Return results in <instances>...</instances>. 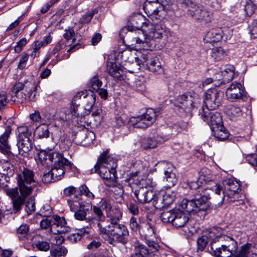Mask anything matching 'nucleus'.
Listing matches in <instances>:
<instances>
[{
	"mask_svg": "<svg viewBox=\"0 0 257 257\" xmlns=\"http://www.w3.org/2000/svg\"><path fill=\"white\" fill-rule=\"evenodd\" d=\"M217 229L213 228L203 232L197 241V251H202L209 241L211 254L215 257H233L237 253L238 244L232 237L218 235Z\"/></svg>",
	"mask_w": 257,
	"mask_h": 257,
	"instance_id": "nucleus-1",
	"label": "nucleus"
},
{
	"mask_svg": "<svg viewBox=\"0 0 257 257\" xmlns=\"http://www.w3.org/2000/svg\"><path fill=\"white\" fill-rule=\"evenodd\" d=\"M16 179L17 186L4 189V191L11 198L14 210L18 212L21 209L26 198L32 194L36 181L34 172L27 168L17 174Z\"/></svg>",
	"mask_w": 257,
	"mask_h": 257,
	"instance_id": "nucleus-2",
	"label": "nucleus"
},
{
	"mask_svg": "<svg viewBox=\"0 0 257 257\" xmlns=\"http://www.w3.org/2000/svg\"><path fill=\"white\" fill-rule=\"evenodd\" d=\"M223 184L224 190L222 191V195H220V192L222 188L220 184L216 183L210 188H208L211 190L210 193L212 200L210 203L215 207L220 206L224 200L234 202L241 198L240 185L237 181L231 179H227L223 181Z\"/></svg>",
	"mask_w": 257,
	"mask_h": 257,
	"instance_id": "nucleus-3",
	"label": "nucleus"
},
{
	"mask_svg": "<svg viewBox=\"0 0 257 257\" xmlns=\"http://www.w3.org/2000/svg\"><path fill=\"white\" fill-rule=\"evenodd\" d=\"M39 159L42 165L45 167L53 165L51 171L56 181L61 180L67 170L74 167L73 164L64 158L61 154L55 152L42 151L39 154Z\"/></svg>",
	"mask_w": 257,
	"mask_h": 257,
	"instance_id": "nucleus-4",
	"label": "nucleus"
},
{
	"mask_svg": "<svg viewBox=\"0 0 257 257\" xmlns=\"http://www.w3.org/2000/svg\"><path fill=\"white\" fill-rule=\"evenodd\" d=\"M116 160L108 152H104L98 158L94 168L90 170V174L97 173L106 181L107 186H113L116 183Z\"/></svg>",
	"mask_w": 257,
	"mask_h": 257,
	"instance_id": "nucleus-5",
	"label": "nucleus"
},
{
	"mask_svg": "<svg viewBox=\"0 0 257 257\" xmlns=\"http://www.w3.org/2000/svg\"><path fill=\"white\" fill-rule=\"evenodd\" d=\"M211 191V190L208 188L202 190L201 192L199 190L194 193L191 199H183L180 205L188 213H196L204 210L206 209V203L208 200H212Z\"/></svg>",
	"mask_w": 257,
	"mask_h": 257,
	"instance_id": "nucleus-6",
	"label": "nucleus"
},
{
	"mask_svg": "<svg viewBox=\"0 0 257 257\" xmlns=\"http://www.w3.org/2000/svg\"><path fill=\"white\" fill-rule=\"evenodd\" d=\"M38 86L32 82L26 81L24 83L17 82L14 83L11 88L13 93L12 99L16 97V99H13L14 102L23 103L27 100L34 101L36 97L35 91Z\"/></svg>",
	"mask_w": 257,
	"mask_h": 257,
	"instance_id": "nucleus-7",
	"label": "nucleus"
},
{
	"mask_svg": "<svg viewBox=\"0 0 257 257\" xmlns=\"http://www.w3.org/2000/svg\"><path fill=\"white\" fill-rule=\"evenodd\" d=\"M139 185L142 186L134 192V195L138 202L144 204L152 201L155 196V192L149 187L152 188L155 186V182L152 179L147 178L142 179L139 182Z\"/></svg>",
	"mask_w": 257,
	"mask_h": 257,
	"instance_id": "nucleus-8",
	"label": "nucleus"
},
{
	"mask_svg": "<svg viewBox=\"0 0 257 257\" xmlns=\"http://www.w3.org/2000/svg\"><path fill=\"white\" fill-rule=\"evenodd\" d=\"M159 112L154 109H148L145 114L130 118L128 122L130 125L137 128H146L151 126L156 120Z\"/></svg>",
	"mask_w": 257,
	"mask_h": 257,
	"instance_id": "nucleus-9",
	"label": "nucleus"
},
{
	"mask_svg": "<svg viewBox=\"0 0 257 257\" xmlns=\"http://www.w3.org/2000/svg\"><path fill=\"white\" fill-rule=\"evenodd\" d=\"M18 142L17 143L19 153L24 155L32 148L33 137L31 132L27 126H21L18 127Z\"/></svg>",
	"mask_w": 257,
	"mask_h": 257,
	"instance_id": "nucleus-10",
	"label": "nucleus"
},
{
	"mask_svg": "<svg viewBox=\"0 0 257 257\" xmlns=\"http://www.w3.org/2000/svg\"><path fill=\"white\" fill-rule=\"evenodd\" d=\"M109 232V235H107V242L109 244L115 246L118 243L125 244L127 242L129 232L123 224L112 227Z\"/></svg>",
	"mask_w": 257,
	"mask_h": 257,
	"instance_id": "nucleus-11",
	"label": "nucleus"
},
{
	"mask_svg": "<svg viewBox=\"0 0 257 257\" xmlns=\"http://www.w3.org/2000/svg\"><path fill=\"white\" fill-rule=\"evenodd\" d=\"M164 7L158 0H146L143 9L147 15L152 19L160 20L164 16Z\"/></svg>",
	"mask_w": 257,
	"mask_h": 257,
	"instance_id": "nucleus-12",
	"label": "nucleus"
},
{
	"mask_svg": "<svg viewBox=\"0 0 257 257\" xmlns=\"http://www.w3.org/2000/svg\"><path fill=\"white\" fill-rule=\"evenodd\" d=\"M224 97V93L216 88L207 90L205 93L204 103L205 109L213 110L217 108L220 104Z\"/></svg>",
	"mask_w": 257,
	"mask_h": 257,
	"instance_id": "nucleus-13",
	"label": "nucleus"
},
{
	"mask_svg": "<svg viewBox=\"0 0 257 257\" xmlns=\"http://www.w3.org/2000/svg\"><path fill=\"white\" fill-rule=\"evenodd\" d=\"M210 109H205L203 106L199 110V115L202 119L210 126L211 130L222 124V118L218 112L210 111Z\"/></svg>",
	"mask_w": 257,
	"mask_h": 257,
	"instance_id": "nucleus-14",
	"label": "nucleus"
},
{
	"mask_svg": "<svg viewBox=\"0 0 257 257\" xmlns=\"http://www.w3.org/2000/svg\"><path fill=\"white\" fill-rule=\"evenodd\" d=\"M141 62L143 65H146L147 69L154 73H160L162 70L161 62L158 57L151 54H143L141 57Z\"/></svg>",
	"mask_w": 257,
	"mask_h": 257,
	"instance_id": "nucleus-15",
	"label": "nucleus"
},
{
	"mask_svg": "<svg viewBox=\"0 0 257 257\" xmlns=\"http://www.w3.org/2000/svg\"><path fill=\"white\" fill-rule=\"evenodd\" d=\"M194 20L201 23H207L212 20V14L203 6L199 5L195 9L187 13Z\"/></svg>",
	"mask_w": 257,
	"mask_h": 257,
	"instance_id": "nucleus-16",
	"label": "nucleus"
},
{
	"mask_svg": "<svg viewBox=\"0 0 257 257\" xmlns=\"http://www.w3.org/2000/svg\"><path fill=\"white\" fill-rule=\"evenodd\" d=\"M226 96L228 99L233 101L243 99L245 96V92L241 83L234 81L226 89Z\"/></svg>",
	"mask_w": 257,
	"mask_h": 257,
	"instance_id": "nucleus-17",
	"label": "nucleus"
},
{
	"mask_svg": "<svg viewBox=\"0 0 257 257\" xmlns=\"http://www.w3.org/2000/svg\"><path fill=\"white\" fill-rule=\"evenodd\" d=\"M145 28L147 34V36L150 41L161 38L166 31L165 27L162 24H153L150 22L147 23Z\"/></svg>",
	"mask_w": 257,
	"mask_h": 257,
	"instance_id": "nucleus-18",
	"label": "nucleus"
},
{
	"mask_svg": "<svg viewBox=\"0 0 257 257\" xmlns=\"http://www.w3.org/2000/svg\"><path fill=\"white\" fill-rule=\"evenodd\" d=\"M12 132L10 126H7L5 132L0 136V152L9 155L11 154V146L9 144V138Z\"/></svg>",
	"mask_w": 257,
	"mask_h": 257,
	"instance_id": "nucleus-19",
	"label": "nucleus"
},
{
	"mask_svg": "<svg viewBox=\"0 0 257 257\" xmlns=\"http://www.w3.org/2000/svg\"><path fill=\"white\" fill-rule=\"evenodd\" d=\"M223 31L221 28H212L205 35L203 38L204 42L212 44L218 42L223 38Z\"/></svg>",
	"mask_w": 257,
	"mask_h": 257,
	"instance_id": "nucleus-20",
	"label": "nucleus"
},
{
	"mask_svg": "<svg viewBox=\"0 0 257 257\" xmlns=\"http://www.w3.org/2000/svg\"><path fill=\"white\" fill-rule=\"evenodd\" d=\"M167 139L159 135L153 138H145L142 140L141 146L144 149H153L157 147L159 144L164 143Z\"/></svg>",
	"mask_w": 257,
	"mask_h": 257,
	"instance_id": "nucleus-21",
	"label": "nucleus"
},
{
	"mask_svg": "<svg viewBox=\"0 0 257 257\" xmlns=\"http://www.w3.org/2000/svg\"><path fill=\"white\" fill-rule=\"evenodd\" d=\"M190 215L179 209H175L173 225L176 227H182L188 222Z\"/></svg>",
	"mask_w": 257,
	"mask_h": 257,
	"instance_id": "nucleus-22",
	"label": "nucleus"
},
{
	"mask_svg": "<svg viewBox=\"0 0 257 257\" xmlns=\"http://www.w3.org/2000/svg\"><path fill=\"white\" fill-rule=\"evenodd\" d=\"M221 73L222 77L220 78V77L218 78L216 76L215 79L214 80L215 82L217 80L219 81H220V82L214 83V85L216 86H218L221 84L228 83L233 79L234 74V67L232 65H229L221 71Z\"/></svg>",
	"mask_w": 257,
	"mask_h": 257,
	"instance_id": "nucleus-23",
	"label": "nucleus"
},
{
	"mask_svg": "<svg viewBox=\"0 0 257 257\" xmlns=\"http://www.w3.org/2000/svg\"><path fill=\"white\" fill-rule=\"evenodd\" d=\"M167 168L164 170L165 177L164 181H166V185L168 187H171L175 185L177 182L176 175L174 172L175 168L171 164L165 163Z\"/></svg>",
	"mask_w": 257,
	"mask_h": 257,
	"instance_id": "nucleus-24",
	"label": "nucleus"
},
{
	"mask_svg": "<svg viewBox=\"0 0 257 257\" xmlns=\"http://www.w3.org/2000/svg\"><path fill=\"white\" fill-rule=\"evenodd\" d=\"M177 106L179 107L180 112H185L190 113L192 107V103L191 98H188L185 94L179 96L177 99Z\"/></svg>",
	"mask_w": 257,
	"mask_h": 257,
	"instance_id": "nucleus-25",
	"label": "nucleus"
},
{
	"mask_svg": "<svg viewBox=\"0 0 257 257\" xmlns=\"http://www.w3.org/2000/svg\"><path fill=\"white\" fill-rule=\"evenodd\" d=\"M106 70L110 75L116 79L118 80L123 79V71L116 63L107 62Z\"/></svg>",
	"mask_w": 257,
	"mask_h": 257,
	"instance_id": "nucleus-26",
	"label": "nucleus"
},
{
	"mask_svg": "<svg viewBox=\"0 0 257 257\" xmlns=\"http://www.w3.org/2000/svg\"><path fill=\"white\" fill-rule=\"evenodd\" d=\"M130 21L132 27L136 28L137 30L140 29L142 27L145 28L147 23L150 22L143 15L140 14L133 15L131 18Z\"/></svg>",
	"mask_w": 257,
	"mask_h": 257,
	"instance_id": "nucleus-27",
	"label": "nucleus"
},
{
	"mask_svg": "<svg viewBox=\"0 0 257 257\" xmlns=\"http://www.w3.org/2000/svg\"><path fill=\"white\" fill-rule=\"evenodd\" d=\"M70 110L73 115L77 117H80L81 119L90 113L89 110H87L84 106H81L79 104L74 101H72Z\"/></svg>",
	"mask_w": 257,
	"mask_h": 257,
	"instance_id": "nucleus-28",
	"label": "nucleus"
},
{
	"mask_svg": "<svg viewBox=\"0 0 257 257\" xmlns=\"http://www.w3.org/2000/svg\"><path fill=\"white\" fill-rule=\"evenodd\" d=\"M52 227L55 225L57 227H60V229L57 230L59 233H65L69 231L70 228L66 227V221L64 218L61 217L57 215H54L52 217Z\"/></svg>",
	"mask_w": 257,
	"mask_h": 257,
	"instance_id": "nucleus-29",
	"label": "nucleus"
},
{
	"mask_svg": "<svg viewBox=\"0 0 257 257\" xmlns=\"http://www.w3.org/2000/svg\"><path fill=\"white\" fill-rule=\"evenodd\" d=\"M139 233L142 236L145 238V240L153 239L155 237L154 227L149 222H145L142 224Z\"/></svg>",
	"mask_w": 257,
	"mask_h": 257,
	"instance_id": "nucleus-30",
	"label": "nucleus"
},
{
	"mask_svg": "<svg viewBox=\"0 0 257 257\" xmlns=\"http://www.w3.org/2000/svg\"><path fill=\"white\" fill-rule=\"evenodd\" d=\"M147 34L146 28L136 30L135 32V35L133 38V40L137 44L144 45L145 44H148L151 41L148 38Z\"/></svg>",
	"mask_w": 257,
	"mask_h": 257,
	"instance_id": "nucleus-31",
	"label": "nucleus"
},
{
	"mask_svg": "<svg viewBox=\"0 0 257 257\" xmlns=\"http://www.w3.org/2000/svg\"><path fill=\"white\" fill-rule=\"evenodd\" d=\"M100 207L105 211L107 216H111L116 210H119L113 205V201L107 199H102L100 202Z\"/></svg>",
	"mask_w": 257,
	"mask_h": 257,
	"instance_id": "nucleus-32",
	"label": "nucleus"
},
{
	"mask_svg": "<svg viewBox=\"0 0 257 257\" xmlns=\"http://www.w3.org/2000/svg\"><path fill=\"white\" fill-rule=\"evenodd\" d=\"M103 223V220H101L93 221L92 224V226L99 232V234L107 241V235H109L110 228H108L107 225L104 226Z\"/></svg>",
	"mask_w": 257,
	"mask_h": 257,
	"instance_id": "nucleus-33",
	"label": "nucleus"
},
{
	"mask_svg": "<svg viewBox=\"0 0 257 257\" xmlns=\"http://www.w3.org/2000/svg\"><path fill=\"white\" fill-rule=\"evenodd\" d=\"M212 130V135L219 140H224L229 137V133L223 124L214 127Z\"/></svg>",
	"mask_w": 257,
	"mask_h": 257,
	"instance_id": "nucleus-34",
	"label": "nucleus"
},
{
	"mask_svg": "<svg viewBox=\"0 0 257 257\" xmlns=\"http://www.w3.org/2000/svg\"><path fill=\"white\" fill-rule=\"evenodd\" d=\"M95 97L96 95L92 91L90 90H87L83 101L85 104L84 107L87 110H89L90 112L91 109L95 103L96 100Z\"/></svg>",
	"mask_w": 257,
	"mask_h": 257,
	"instance_id": "nucleus-35",
	"label": "nucleus"
},
{
	"mask_svg": "<svg viewBox=\"0 0 257 257\" xmlns=\"http://www.w3.org/2000/svg\"><path fill=\"white\" fill-rule=\"evenodd\" d=\"M134 167L137 168V170L135 172L130 174V177L125 180V182H129L131 180V178L137 176L139 174H144L148 171V168L141 162H137L134 164Z\"/></svg>",
	"mask_w": 257,
	"mask_h": 257,
	"instance_id": "nucleus-36",
	"label": "nucleus"
},
{
	"mask_svg": "<svg viewBox=\"0 0 257 257\" xmlns=\"http://www.w3.org/2000/svg\"><path fill=\"white\" fill-rule=\"evenodd\" d=\"M135 252L132 257H149L148 248L144 244H138L135 246Z\"/></svg>",
	"mask_w": 257,
	"mask_h": 257,
	"instance_id": "nucleus-37",
	"label": "nucleus"
},
{
	"mask_svg": "<svg viewBox=\"0 0 257 257\" xmlns=\"http://www.w3.org/2000/svg\"><path fill=\"white\" fill-rule=\"evenodd\" d=\"M48 125L42 123L39 125L35 131V134L39 138H46L49 136Z\"/></svg>",
	"mask_w": 257,
	"mask_h": 257,
	"instance_id": "nucleus-38",
	"label": "nucleus"
},
{
	"mask_svg": "<svg viewBox=\"0 0 257 257\" xmlns=\"http://www.w3.org/2000/svg\"><path fill=\"white\" fill-rule=\"evenodd\" d=\"M250 249V244H243L241 246L238 253H236L233 257H254Z\"/></svg>",
	"mask_w": 257,
	"mask_h": 257,
	"instance_id": "nucleus-39",
	"label": "nucleus"
},
{
	"mask_svg": "<svg viewBox=\"0 0 257 257\" xmlns=\"http://www.w3.org/2000/svg\"><path fill=\"white\" fill-rule=\"evenodd\" d=\"M122 213L119 210H116V211L113 213V215L111 216H107L109 217V224L107 225L108 228H112V227L116 226V225H120L118 223L120 219L121 218Z\"/></svg>",
	"mask_w": 257,
	"mask_h": 257,
	"instance_id": "nucleus-40",
	"label": "nucleus"
},
{
	"mask_svg": "<svg viewBox=\"0 0 257 257\" xmlns=\"http://www.w3.org/2000/svg\"><path fill=\"white\" fill-rule=\"evenodd\" d=\"M227 113L231 119H236L240 117L243 112L241 109L237 106L231 105L227 108Z\"/></svg>",
	"mask_w": 257,
	"mask_h": 257,
	"instance_id": "nucleus-41",
	"label": "nucleus"
},
{
	"mask_svg": "<svg viewBox=\"0 0 257 257\" xmlns=\"http://www.w3.org/2000/svg\"><path fill=\"white\" fill-rule=\"evenodd\" d=\"M178 1L181 4L183 8L187 9V14L199 5L198 4V0H178Z\"/></svg>",
	"mask_w": 257,
	"mask_h": 257,
	"instance_id": "nucleus-42",
	"label": "nucleus"
},
{
	"mask_svg": "<svg viewBox=\"0 0 257 257\" xmlns=\"http://www.w3.org/2000/svg\"><path fill=\"white\" fill-rule=\"evenodd\" d=\"M89 211V208H87L86 206L85 205L77 211L74 212V218L79 221H86L88 220L86 217L87 213Z\"/></svg>",
	"mask_w": 257,
	"mask_h": 257,
	"instance_id": "nucleus-43",
	"label": "nucleus"
},
{
	"mask_svg": "<svg viewBox=\"0 0 257 257\" xmlns=\"http://www.w3.org/2000/svg\"><path fill=\"white\" fill-rule=\"evenodd\" d=\"M144 223V222L141 221L140 218L132 216L130 220V227L134 231H139L142 228V224Z\"/></svg>",
	"mask_w": 257,
	"mask_h": 257,
	"instance_id": "nucleus-44",
	"label": "nucleus"
},
{
	"mask_svg": "<svg viewBox=\"0 0 257 257\" xmlns=\"http://www.w3.org/2000/svg\"><path fill=\"white\" fill-rule=\"evenodd\" d=\"M226 55L225 51L220 47L212 49L211 56L216 61H219L223 59Z\"/></svg>",
	"mask_w": 257,
	"mask_h": 257,
	"instance_id": "nucleus-45",
	"label": "nucleus"
},
{
	"mask_svg": "<svg viewBox=\"0 0 257 257\" xmlns=\"http://www.w3.org/2000/svg\"><path fill=\"white\" fill-rule=\"evenodd\" d=\"M175 209L168 211H164L161 213L160 218L164 223H171L173 224V218Z\"/></svg>",
	"mask_w": 257,
	"mask_h": 257,
	"instance_id": "nucleus-46",
	"label": "nucleus"
},
{
	"mask_svg": "<svg viewBox=\"0 0 257 257\" xmlns=\"http://www.w3.org/2000/svg\"><path fill=\"white\" fill-rule=\"evenodd\" d=\"M204 183H205V180L204 179V176H200V177L197 179V180L196 181H191L189 183H188V186L189 187V188H190L191 189H194V190H196V189H199V190L200 191V192H201V191L203 190H204V189H205V188L204 189H202V188H199V187L200 186H202V184H203ZM207 188H206V189ZM197 191H196V192H197Z\"/></svg>",
	"mask_w": 257,
	"mask_h": 257,
	"instance_id": "nucleus-47",
	"label": "nucleus"
},
{
	"mask_svg": "<svg viewBox=\"0 0 257 257\" xmlns=\"http://www.w3.org/2000/svg\"><path fill=\"white\" fill-rule=\"evenodd\" d=\"M153 200V204L157 208L161 209L166 206L165 204L164 198H163L161 193H159L157 196H156V193H155V196Z\"/></svg>",
	"mask_w": 257,
	"mask_h": 257,
	"instance_id": "nucleus-48",
	"label": "nucleus"
},
{
	"mask_svg": "<svg viewBox=\"0 0 257 257\" xmlns=\"http://www.w3.org/2000/svg\"><path fill=\"white\" fill-rule=\"evenodd\" d=\"M67 253V249L64 246L58 247L50 251L51 255L53 257H62L65 256Z\"/></svg>",
	"mask_w": 257,
	"mask_h": 257,
	"instance_id": "nucleus-49",
	"label": "nucleus"
},
{
	"mask_svg": "<svg viewBox=\"0 0 257 257\" xmlns=\"http://www.w3.org/2000/svg\"><path fill=\"white\" fill-rule=\"evenodd\" d=\"M102 84V81L98 79L97 76H94L92 77L88 83L89 87L96 91H98Z\"/></svg>",
	"mask_w": 257,
	"mask_h": 257,
	"instance_id": "nucleus-50",
	"label": "nucleus"
},
{
	"mask_svg": "<svg viewBox=\"0 0 257 257\" xmlns=\"http://www.w3.org/2000/svg\"><path fill=\"white\" fill-rule=\"evenodd\" d=\"M33 247L37 250L47 251L50 248V243L45 241H38L33 244Z\"/></svg>",
	"mask_w": 257,
	"mask_h": 257,
	"instance_id": "nucleus-51",
	"label": "nucleus"
},
{
	"mask_svg": "<svg viewBox=\"0 0 257 257\" xmlns=\"http://www.w3.org/2000/svg\"><path fill=\"white\" fill-rule=\"evenodd\" d=\"M68 202L70 210L74 213L85 205L82 202L76 200H70Z\"/></svg>",
	"mask_w": 257,
	"mask_h": 257,
	"instance_id": "nucleus-52",
	"label": "nucleus"
},
{
	"mask_svg": "<svg viewBox=\"0 0 257 257\" xmlns=\"http://www.w3.org/2000/svg\"><path fill=\"white\" fill-rule=\"evenodd\" d=\"M35 202L34 197H30L26 202V211L28 214H31L35 210Z\"/></svg>",
	"mask_w": 257,
	"mask_h": 257,
	"instance_id": "nucleus-53",
	"label": "nucleus"
},
{
	"mask_svg": "<svg viewBox=\"0 0 257 257\" xmlns=\"http://www.w3.org/2000/svg\"><path fill=\"white\" fill-rule=\"evenodd\" d=\"M145 242L149 247V252L158 251L160 248L159 243L152 239H147L145 240Z\"/></svg>",
	"mask_w": 257,
	"mask_h": 257,
	"instance_id": "nucleus-54",
	"label": "nucleus"
},
{
	"mask_svg": "<svg viewBox=\"0 0 257 257\" xmlns=\"http://www.w3.org/2000/svg\"><path fill=\"white\" fill-rule=\"evenodd\" d=\"M161 193L163 198H164L165 204H166V206L169 205L174 201L175 198L174 193L167 191L166 192H162Z\"/></svg>",
	"mask_w": 257,
	"mask_h": 257,
	"instance_id": "nucleus-55",
	"label": "nucleus"
},
{
	"mask_svg": "<svg viewBox=\"0 0 257 257\" xmlns=\"http://www.w3.org/2000/svg\"><path fill=\"white\" fill-rule=\"evenodd\" d=\"M97 11L96 10H93L91 11H89L84 14L82 17L80 19V22L82 24L89 23L92 18H93L94 14H96Z\"/></svg>",
	"mask_w": 257,
	"mask_h": 257,
	"instance_id": "nucleus-56",
	"label": "nucleus"
},
{
	"mask_svg": "<svg viewBox=\"0 0 257 257\" xmlns=\"http://www.w3.org/2000/svg\"><path fill=\"white\" fill-rule=\"evenodd\" d=\"M93 211L94 214L96 215L95 218L93 219V221H97V220H101L104 219V216L103 215V212L102 211L101 209L97 207L96 206H93Z\"/></svg>",
	"mask_w": 257,
	"mask_h": 257,
	"instance_id": "nucleus-57",
	"label": "nucleus"
},
{
	"mask_svg": "<svg viewBox=\"0 0 257 257\" xmlns=\"http://www.w3.org/2000/svg\"><path fill=\"white\" fill-rule=\"evenodd\" d=\"M79 190L81 194L85 195L90 199L94 198V194L89 190L88 188L84 184L79 187Z\"/></svg>",
	"mask_w": 257,
	"mask_h": 257,
	"instance_id": "nucleus-58",
	"label": "nucleus"
},
{
	"mask_svg": "<svg viewBox=\"0 0 257 257\" xmlns=\"http://www.w3.org/2000/svg\"><path fill=\"white\" fill-rule=\"evenodd\" d=\"M256 9V6L251 2H247L244 7V10L248 16H251L254 13Z\"/></svg>",
	"mask_w": 257,
	"mask_h": 257,
	"instance_id": "nucleus-59",
	"label": "nucleus"
},
{
	"mask_svg": "<svg viewBox=\"0 0 257 257\" xmlns=\"http://www.w3.org/2000/svg\"><path fill=\"white\" fill-rule=\"evenodd\" d=\"M248 28L251 37L257 38V18L252 21Z\"/></svg>",
	"mask_w": 257,
	"mask_h": 257,
	"instance_id": "nucleus-60",
	"label": "nucleus"
},
{
	"mask_svg": "<svg viewBox=\"0 0 257 257\" xmlns=\"http://www.w3.org/2000/svg\"><path fill=\"white\" fill-rule=\"evenodd\" d=\"M29 59V55L26 54H23L20 59L18 68L20 69H23L26 68L27 63Z\"/></svg>",
	"mask_w": 257,
	"mask_h": 257,
	"instance_id": "nucleus-61",
	"label": "nucleus"
},
{
	"mask_svg": "<svg viewBox=\"0 0 257 257\" xmlns=\"http://www.w3.org/2000/svg\"><path fill=\"white\" fill-rule=\"evenodd\" d=\"M71 144L70 141L68 140H61L59 143V147L62 151L64 152L69 149Z\"/></svg>",
	"mask_w": 257,
	"mask_h": 257,
	"instance_id": "nucleus-62",
	"label": "nucleus"
},
{
	"mask_svg": "<svg viewBox=\"0 0 257 257\" xmlns=\"http://www.w3.org/2000/svg\"><path fill=\"white\" fill-rule=\"evenodd\" d=\"M42 180L43 182L45 183H49L56 181V180H54V177L53 175H52L51 171L48 173L44 174L42 177Z\"/></svg>",
	"mask_w": 257,
	"mask_h": 257,
	"instance_id": "nucleus-63",
	"label": "nucleus"
},
{
	"mask_svg": "<svg viewBox=\"0 0 257 257\" xmlns=\"http://www.w3.org/2000/svg\"><path fill=\"white\" fill-rule=\"evenodd\" d=\"M27 43L25 38H23L17 43L16 46L15 47V51L17 53H20L23 47L26 45Z\"/></svg>",
	"mask_w": 257,
	"mask_h": 257,
	"instance_id": "nucleus-64",
	"label": "nucleus"
}]
</instances>
